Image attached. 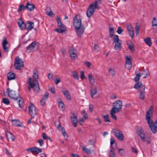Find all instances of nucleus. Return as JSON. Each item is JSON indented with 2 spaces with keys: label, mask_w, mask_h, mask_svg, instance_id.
Returning a JSON list of instances; mask_svg holds the SVG:
<instances>
[{
  "label": "nucleus",
  "mask_w": 157,
  "mask_h": 157,
  "mask_svg": "<svg viewBox=\"0 0 157 157\" xmlns=\"http://www.w3.org/2000/svg\"><path fill=\"white\" fill-rule=\"evenodd\" d=\"M82 148L83 150L86 151L88 154H90L91 153V150L90 149L86 148L85 146H82Z\"/></svg>",
  "instance_id": "nucleus-38"
},
{
  "label": "nucleus",
  "mask_w": 157,
  "mask_h": 157,
  "mask_svg": "<svg viewBox=\"0 0 157 157\" xmlns=\"http://www.w3.org/2000/svg\"><path fill=\"white\" fill-rule=\"evenodd\" d=\"M10 98L15 100H17L20 97V95L18 93H16L14 94H10Z\"/></svg>",
  "instance_id": "nucleus-26"
},
{
  "label": "nucleus",
  "mask_w": 157,
  "mask_h": 157,
  "mask_svg": "<svg viewBox=\"0 0 157 157\" xmlns=\"http://www.w3.org/2000/svg\"><path fill=\"white\" fill-rule=\"evenodd\" d=\"M75 49L72 48H71L69 49V52L70 54L75 53Z\"/></svg>",
  "instance_id": "nucleus-51"
},
{
  "label": "nucleus",
  "mask_w": 157,
  "mask_h": 157,
  "mask_svg": "<svg viewBox=\"0 0 157 157\" xmlns=\"http://www.w3.org/2000/svg\"><path fill=\"white\" fill-rule=\"evenodd\" d=\"M109 157H116L115 154V151L112 149H111L109 153Z\"/></svg>",
  "instance_id": "nucleus-35"
},
{
  "label": "nucleus",
  "mask_w": 157,
  "mask_h": 157,
  "mask_svg": "<svg viewBox=\"0 0 157 157\" xmlns=\"http://www.w3.org/2000/svg\"><path fill=\"white\" fill-rule=\"evenodd\" d=\"M70 56L72 59L73 60H75L76 58H77V56L76 53H73V54H70Z\"/></svg>",
  "instance_id": "nucleus-53"
},
{
  "label": "nucleus",
  "mask_w": 157,
  "mask_h": 157,
  "mask_svg": "<svg viewBox=\"0 0 157 157\" xmlns=\"http://www.w3.org/2000/svg\"><path fill=\"white\" fill-rule=\"evenodd\" d=\"M94 48L95 51L97 52H98L99 50V47L96 44H94Z\"/></svg>",
  "instance_id": "nucleus-52"
},
{
  "label": "nucleus",
  "mask_w": 157,
  "mask_h": 157,
  "mask_svg": "<svg viewBox=\"0 0 157 157\" xmlns=\"http://www.w3.org/2000/svg\"><path fill=\"white\" fill-rule=\"evenodd\" d=\"M122 106V101L121 100H117L113 103V107L112 109L119 112L121 111Z\"/></svg>",
  "instance_id": "nucleus-9"
},
{
  "label": "nucleus",
  "mask_w": 157,
  "mask_h": 157,
  "mask_svg": "<svg viewBox=\"0 0 157 157\" xmlns=\"http://www.w3.org/2000/svg\"><path fill=\"white\" fill-rule=\"evenodd\" d=\"M37 142L39 143L40 146H42L43 144V141L42 139L38 140Z\"/></svg>",
  "instance_id": "nucleus-62"
},
{
  "label": "nucleus",
  "mask_w": 157,
  "mask_h": 157,
  "mask_svg": "<svg viewBox=\"0 0 157 157\" xmlns=\"http://www.w3.org/2000/svg\"><path fill=\"white\" fill-rule=\"evenodd\" d=\"M7 79L8 80H10L15 79V76L14 73L10 72L7 74Z\"/></svg>",
  "instance_id": "nucleus-20"
},
{
  "label": "nucleus",
  "mask_w": 157,
  "mask_h": 157,
  "mask_svg": "<svg viewBox=\"0 0 157 157\" xmlns=\"http://www.w3.org/2000/svg\"><path fill=\"white\" fill-rule=\"evenodd\" d=\"M39 44L35 41L31 43L27 47L26 51L28 53L33 52L39 48Z\"/></svg>",
  "instance_id": "nucleus-6"
},
{
  "label": "nucleus",
  "mask_w": 157,
  "mask_h": 157,
  "mask_svg": "<svg viewBox=\"0 0 157 157\" xmlns=\"http://www.w3.org/2000/svg\"><path fill=\"white\" fill-rule=\"evenodd\" d=\"M123 31V30L122 29L121 27H118L117 32L118 34H121Z\"/></svg>",
  "instance_id": "nucleus-50"
},
{
  "label": "nucleus",
  "mask_w": 157,
  "mask_h": 157,
  "mask_svg": "<svg viewBox=\"0 0 157 157\" xmlns=\"http://www.w3.org/2000/svg\"><path fill=\"white\" fill-rule=\"evenodd\" d=\"M118 153L121 156L123 155L125 153L124 149L123 148H119L118 149Z\"/></svg>",
  "instance_id": "nucleus-37"
},
{
  "label": "nucleus",
  "mask_w": 157,
  "mask_h": 157,
  "mask_svg": "<svg viewBox=\"0 0 157 157\" xmlns=\"http://www.w3.org/2000/svg\"><path fill=\"white\" fill-rule=\"evenodd\" d=\"M141 75H145V76L143 77V78H146L148 77L150 75V74L148 69L147 68L143 71L141 74Z\"/></svg>",
  "instance_id": "nucleus-22"
},
{
  "label": "nucleus",
  "mask_w": 157,
  "mask_h": 157,
  "mask_svg": "<svg viewBox=\"0 0 157 157\" xmlns=\"http://www.w3.org/2000/svg\"><path fill=\"white\" fill-rule=\"evenodd\" d=\"M112 132L117 139L121 141H123L124 140L123 134L120 130L113 128L112 129Z\"/></svg>",
  "instance_id": "nucleus-8"
},
{
  "label": "nucleus",
  "mask_w": 157,
  "mask_h": 157,
  "mask_svg": "<svg viewBox=\"0 0 157 157\" xmlns=\"http://www.w3.org/2000/svg\"><path fill=\"white\" fill-rule=\"evenodd\" d=\"M29 113L32 118L36 117L37 114V111L36 107L33 103H30L29 108Z\"/></svg>",
  "instance_id": "nucleus-7"
},
{
  "label": "nucleus",
  "mask_w": 157,
  "mask_h": 157,
  "mask_svg": "<svg viewBox=\"0 0 157 157\" xmlns=\"http://www.w3.org/2000/svg\"><path fill=\"white\" fill-rule=\"evenodd\" d=\"M62 93L67 99L70 100H71L70 94L67 90L63 91Z\"/></svg>",
  "instance_id": "nucleus-24"
},
{
  "label": "nucleus",
  "mask_w": 157,
  "mask_h": 157,
  "mask_svg": "<svg viewBox=\"0 0 157 157\" xmlns=\"http://www.w3.org/2000/svg\"><path fill=\"white\" fill-rule=\"evenodd\" d=\"M113 44H115L114 49L115 50L120 51L121 48L122 41L119 39V36L117 35H114L113 39Z\"/></svg>",
  "instance_id": "nucleus-5"
},
{
  "label": "nucleus",
  "mask_w": 157,
  "mask_h": 157,
  "mask_svg": "<svg viewBox=\"0 0 157 157\" xmlns=\"http://www.w3.org/2000/svg\"><path fill=\"white\" fill-rule=\"evenodd\" d=\"M6 136L8 140H11L12 141H14L15 140V137L10 133L7 131H6Z\"/></svg>",
  "instance_id": "nucleus-18"
},
{
  "label": "nucleus",
  "mask_w": 157,
  "mask_h": 157,
  "mask_svg": "<svg viewBox=\"0 0 157 157\" xmlns=\"http://www.w3.org/2000/svg\"><path fill=\"white\" fill-rule=\"evenodd\" d=\"M20 102H21V104L20 103V107L22 108L24 105V101L23 99L21 97H20Z\"/></svg>",
  "instance_id": "nucleus-55"
},
{
  "label": "nucleus",
  "mask_w": 157,
  "mask_h": 157,
  "mask_svg": "<svg viewBox=\"0 0 157 157\" xmlns=\"http://www.w3.org/2000/svg\"><path fill=\"white\" fill-rule=\"evenodd\" d=\"M125 67L128 70H129L132 68V63H125Z\"/></svg>",
  "instance_id": "nucleus-36"
},
{
  "label": "nucleus",
  "mask_w": 157,
  "mask_h": 157,
  "mask_svg": "<svg viewBox=\"0 0 157 157\" xmlns=\"http://www.w3.org/2000/svg\"><path fill=\"white\" fill-rule=\"evenodd\" d=\"M157 21L156 17H153L152 21V26H156Z\"/></svg>",
  "instance_id": "nucleus-42"
},
{
  "label": "nucleus",
  "mask_w": 157,
  "mask_h": 157,
  "mask_svg": "<svg viewBox=\"0 0 157 157\" xmlns=\"http://www.w3.org/2000/svg\"><path fill=\"white\" fill-rule=\"evenodd\" d=\"M99 9V6L97 0L95 1L94 3L91 4L88 7L86 12L87 16L88 17H91L94 14L95 9Z\"/></svg>",
  "instance_id": "nucleus-4"
},
{
  "label": "nucleus",
  "mask_w": 157,
  "mask_h": 157,
  "mask_svg": "<svg viewBox=\"0 0 157 157\" xmlns=\"http://www.w3.org/2000/svg\"><path fill=\"white\" fill-rule=\"evenodd\" d=\"M58 100L60 101H59V107L60 109H62L63 108L64 104L60 99H59Z\"/></svg>",
  "instance_id": "nucleus-39"
},
{
  "label": "nucleus",
  "mask_w": 157,
  "mask_h": 157,
  "mask_svg": "<svg viewBox=\"0 0 157 157\" xmlns=\"http://www.w3.org/2000/svg\"><path fill=\"white\" fill-rule=\"evenodd\" d=\"M109 74L112 76L113 77L115 76V73L113 69L112 68H110L109 70Z\"/></svg>",
  "instance_id": "nucleus-43"
},
{
  "label": "nucleus",
  "mask_w": 157,
  "mask_h": 157,
  "mask_svg": "<svg viewBox=\"0 0 157 157\" xmlns=\"http://www.w3.org/2000/svg\"><path fill=\"white\" fill-rule=\"evenodd\" d=\"M29 26L27 28V29L28 30L32 29L34 27V23L33 22H29Z\"/></svg>",
  "instance_id": "nucleus-41"
},
{
  "label": "nucleus",
  "mask_w": 157,
  "mask_h": 157,
  "mask_svg": "<svg viewBox=\"0 0 157 157\" xmlns=\"http://www.w3.org/2000/svg\"><path fill=\"white\" fill-rule=\"evenodd\" d=\"M82 114L85 119H87L88 118V115L87 114L86 111L85 110H82Z\"/></svg>",
  "instance_id": "nucleus-48"
},
{
  "label": "nucleus",
  "mask_w": 157,
  "mask_h": 157,
  "mask_svg": "<svg viewBox=\"0 0 157 157\" xmlns=\"http://www.w3.org/2000/svg\"><path fill=\"white\" fill-rule=\"evenodd\" d=\"M11 122L12 123V125L16 126H20V121L19 120H12Z\"/></svg>",
  "instance_id": "nucleus-27"
},
{
  "label": "nucleus",
  "mask_w": 157,
  "mask_h": 157,
  "mask_svg": "<svg viewBox=\"0 0 157 157\" xmlns=\"http://www.w3.org/2000/svg\"><path fill=\"white\" fill-rule=\"evenodd\" d=\"M115 143H116L115 141L113 138H111L110 139V145L111 146H112V145H113V144H114Z\"/></svg>",
  "instance_id": "nucleus-63"
},
{
  "label": "nucleus",
  "mask_w": 157,
  "mask_h": 157,
  "mask_svg": "<svg viewBox=\"0 0 157 157\" xmlns=\"http://www.w3.org/2000/svg\"><path fill=\"white\" fill-rule=\"evenodd\" d=\"M109 36L110 38H112L113 36H114V29L113 27H110L109 26Z\"/></svg>",
  "instance_id": "nucleus-30"
},
{
  "label": "nucleus",
  "mask_w": 157,
  "mask_h": 157,
  "mask_svg": "<svg viewBox=\"0 0 157 157\" xmlns=\"http://www.w3.org/2000/svg\"><path fill=\"white\" fill-rule=\"evenodd\" d=\"M140 25H136L135 27L136 33L137 36L139 34Z\"/></svg>",
  "instance_id": "nucleus-45"
},
{
  "label": "nucleus",
  "mask_w": 157,
  "mask_h": 157,
  "mask_svg": "<svg viewBox=\"0 0 157 157\" xmlns=\"http://www.w3.org/2000/svg\"><path fill=\"white\" fill-rule=\"evenodd\" d=\"M85 27L83 25L81 26V27H78L75 28V30L78 36L81 37L82 35L83 34L85 30Z\"/></svg>",
  "instance_id": "nucleus-12"
},
{
  "label": "nucleus",
  "mask_w": 157,
  "mask_h": 157,
  "mask_svg": "<svg viewBox=\"0 0 157 157\" xmlns=\"http://www.w3.org/2000/svg\"><path fill=\"white\" fill-rule=\"evenodd\" d=\"M58 26L60 28L55 29V31L58 33H63L67 30V29L64 25L62 24L61 22L57 24Z\"/></svg>",
  "instance_id": "nucleus-14"
},
{
  "label": "nucleus",
  "mask_w": 157,
  "mask_h": 157,
  "mask_svg": "<svg viewBox=\"0 0 157 157\" xmlns=\"http://www.w3.org/2000/svg\"><path fill=\"white\" fill-rule=\"evenodd\" d=\"M111 146L112 147L114 150H116L117 148V146L116 143H115L114 144H113V145Z\"/></svg>",
  "instance_id": "nucleus-64"
},
{
  "label": "nucleus",
  "mask_w": 157,
  "mask_h": 157,
  "mask_svg": "<svg viewBox=\"0 0 157 157\" xmlns=\"http://www.w3.org/2000/svg\"><path fill=\"white\" fill-rule=\"evenodd\" d=\"M26 28V25L22 19L20 18V29L23 30Z\"/></svg>",
  "instance_id": "nucleus-32"
},
{
  "label": "nucleus",
  "mask_w": 157,
  "mask_h": 157,
  "mask_svg": "<svg viewBox=\"0 0 157 157\" xmlns=\"http://www.w3.org/2000/svg\"><path fill=\"white\" fill-rule=\"evenodd\" d=\"M63 136L64 137L65 139L66 140H67L68 138V136L66 132H64L63 133H62Z\"/></svg>",
  "instance_id": "nucleus-58"
},
{
  "label": "nucleus",
  "mask_w": 157,
  "mask_h": 157,
  "mask_svg": "<svg viewBox=\"0 0 157 157\" xmlns=\"http://www.w3.org/2000/svg\"><path fill=\"white\" fill-rule=\"evenodd\" d=\"M54 75L52 73H48V78L50 80H52Z\"/></svg>",
  "instance_id": "nucleus-49"
},
{
  "label": "nucleus",
  "mask_w": 157,
  "mask_h": 157,
  "mask_svg": "<svg viewBox=\"0 0 157 157\" xmlns=\"http://www.w3.org/2000/svg\"><path fill=\"white\" fill-rule=\"evenodd\" d=\"M102 117L104 119V121L105 122H110L111 121L109 120V116L107 114L106 115H103Z\"/></svg>",
  "instance_id": "nucleus-34"
},
{
  "label": "nucleus",
  "mask_w": 157,
  "mask_h": 157,
  "mask_svg": "<svg viewBox=\"0 0 157 157\" xmlns=\"http://www.w3.org/2000/svg\"><path fill=\"white\" fill-rule=\"evenodd\" d=\"M127 27L129 35L131 37L132 39H133L134 37V30L133 28L130 25H127Z\"/></svg>",
  "instance_id": "nucleus-16"
},
{
  "label": "nucleus",
  "mask_w": 157,
  "mask_h": 157,
  "mask_svg": "<svg viewBox=\"0 0 157 157\" xmlns=\"http://www.w3.org/2000/svg\"><path fill=\"white\" fill-rule=\"evenodd\" d=\"M152 29L154 33H156L157 32V25L156 26H152Z\"/></svg>",
  "instance_id": "nucleus-60"
},
{
  "label": "nucleus",
  "mask_w": 157,
  "mask_h": 157,
  "mask_svg": "<svg viewBox=\"0 0 157 157\" xmlns=\"http://www.w3.org/2000/svg\"><path fill=\"white\" fill-rule=\"evenodd\" d=\"M153 110V107L151 105L146 113L145 119L152 132L155 134L157 132V119L154 122L151 118L152 115Z\"/></svg>",
  "instance_id": "nucleus-2"
},
{
  "label": "nucleus",
  "mask_w": 157,
  "mask_h": 157,
  "mask_svg": "<svg viewBox=\"0 0 157 157\" xmlns=\"http://www.w3.org/2000/svg\"><path fill=\"white\" fill-rule=\"evenodd\" d=\"M8 42L6 40V39L5 37H4V39L3 40L2 42V46H6V44H7Z\"/></svg>",
  "instance_id": "nucleus-57"
},
{
  "label": "nucleus",
  "mask_w": 157,
  "mask_h": 157,
  "mask_svg": "<svg viewBox=\"0 0 157 157\" xmlns=\"http://www.w3.org/2000/svg\"><path fill=\"white\" fill-rule=\"evenodd\" d=\"M118 112L116 111V110H113L111 109L110 111V114L111 117L115 120H117V118L115 115V113Z\"/></svg>",
  "instance_id": "nucleus-28"
},
{
  "label": "nucleus",
  "mask_w": 157,
  "mask_h": 157,
  "mask_svg": "<svg viewBox=\"0 0 157 157\" xmlns=\"http://www.w3.org/2000/svg\"><path fill=\"white\" fill-rule=\"evenodd\" d=\"M146 44L148 46H150L151 45V38L148 37L144 39Z\"/></svg>",
  "instance_id": "nucleus-29"
},
{
  "label": "nucleus",
  "mask_w": 157,
  "mask_h": 157,
  "mask_svg": "<svg viewBox=\"0 0 157 157\" xmlns=\"http://www.w3.org/2000/svg\"><path fill=\"white\" fill-rule=\"evenodd\" d=\"M3 102L7 105H8L10 104V101L9 99L7 98H4L2 99Z\"/></svg>",
  "instance_id": "nucleus-40"
},
{
  "label": "nucleus",
  "mask_w": 157,
  "mask_h": 157,
  "mask_svg": "<svg viewBox=\"0 0 157 157\" xmlns=\"http://www.w3.org/2000/svg\"><path fill=\"white\" fill-rule=\"evenodd\" d=\"M145 92H140L139 93L140 94L139 95V97L142 100H143L144 98V93Z\"/></svg>",
  "instance_id": "nucleus-47"
},
{
  "label": "nucleus",
  "mask_w": 157,
  "mask_h": 157,
  "mask_svg": "<svg viewBox=\"0 0 157 157\" xmlns=\"http://www.w3.org/2000/svg\"><path fill=\"white\" fill-rule=\"evenodd\" d=\"M127 45L128 49L132 52H135V49L134 48L133 44L132 42H130V44H127Z\"/></svg>",
  "instance_id": "nucleus-23"
},
{
  "label": "nucleus",
  "mask_w": 157,
  "mask_h": 157,
  "mask_svg": "<svg viewBox=\"0 0 157 157\" xmlns=\"http://www.w3.org/2000/svg\"><path fill=\"white\" fill-rule=\"evenodd\" d=\"M49 94L48 92H46L42 98L46 100L48 97Z\"/></svg>",
  "instance_id": "nucleus-46"
},
{
  "label": "nucleus",
  "mask_w": 157,
  "mask_h": 157,
  "mask_svg": "<svg viewBox=\"0 0 157 157\" xmlns=\"http://www.w3.org/2000/svg\"><path fill=\"white\" fill-rule=\"evenodd\" d=\"M26 151L28 152H32L34 155H36L41 152L42 151V149L36 147H34L28 148Z\"/></svg>",
  "instance_id": "nucleus-13"
},
{
  "label": "nucleus",
  "mask_w": 157,
  "mask_h": 157,
  "mask_svg": "<svg viewBox=\"0 0 157 157\" xmlns=\"http://www.w3.org/2000/svg\"><path fill=\"white\" fill-rule=\"evenodd\" d=\"M88 79L90 83L92 85H94L95 83V80L93 75L90 74H89Z\"/></svg>",
  "instance_id": "nucleus-21"
},
{
  "label": "nucleus",
  "mask_w": 157,
  "mask_h": 157,
  "mask_svg": "<svg viewBox=\"0 0 157 157\" xmlns=\"http://www.w3.org/2000/svg\"><path fill=\"white\" fill-rule=\"evenodd\" d=\"M25 8H26V10L31 11L34 10L35 8V6L33 4H29L28 2L27 3Z\"/></svg>",
  "instance_id": "nucleus-17"
},
{
  "label": "nucleus",
  "mask_w": 157,
  "mask_h": 157,
  "mask_svg": "<svg viewBox=\"0 0 157 157\" xmlns=\"http://www.w3.org/2000/svg\"><path fill=\"white\" fill-rule=\"evenodd\" d=\"M24 66V64L23 60L20 59V70L22 69Z\"/></svg>",
  "instance_id": "nucleus-56"
},
{
  "label": "nucleus",
  "mask_w": 157,
  "mask_h": 157,
  "mask_svg": "<svg viewBox=\"0 0 157 157\" xmlns=\"http://www.w3.org/2000/svg\"><path fill=\"white\" fill-rule=\"evenodd\" d=\"M72 116L71 117V121L73 126L76 127L78 122L77 116L74 113H72Z\"/></svg>",
  "instance_id": "nucleus-15"
},
{
  "label": "nucleus",
  "mask_w": 157,
  "mask_h": 157,
  "mask_svg": "<svg viewBox=\"0 0 157 157\" xmlns=\"http://www.w3.org/2000/svg\"><path fill=\"white\" fill-rule=\"evenodd\" d=\"M78 15H77L73 19V25L75 28L78 27H81V26L83 25L82 24V21L80 19L77 18Z\"/></svg>",
  "instance_id": "nucleus-10"
},
{
  "label": "nucleus",
  "mask_w": 157,
  "mask_h": 157,
  "mask_svg": "<svg viewBox=\"0 0 157 157\" xmlns=\"http://www.w3.org/2000/svg\"><path fill=\"white\" fill-rule=\"evenodd\" d=\"M125 59L126 60L125 63H132L131 62V56H127L125 57Z\"/></svg>",
  "instance_id": "nucleus-44"
},
{
  "label": "nucleus",
  "mask_w": 157,
  "mask_h": 157,
  "mask_svg": "<svg viewBox=\"0 0 157 157\" xmlns=\"http://www.w3.org/2000/svg\"><path fill=\"white\" fill-rule=\"evenodd\" d=\"M15 67L18 70H20V58L19 56H17L14 63Z\"/></svg>",
  "instance_id": "nucleus-19"
},
{
  "label": "nucleus",
  "mask_w": 157,
  "mask_h": 157,
  "mask_svg": "<svg viewBox=\"0 0 157 157\" xmlns=\"http://www.w3.org/2000/svg\"><path fill=\"white\" fill-rule=\"evenodd\" d=\"M85 63L86 66L88 68H90L91 66V63L90 62L86 61L85 62Z\"/></svg>",
  "instance_id": "nucleus-61"
},
{
  "label": "nucleus",
  "mask_w": 157,
  "mask_h": 157,
  "mask_svg": "<svg viewBox=\"0 0 157 157\" xmlns=\"http://www.w3.org/2000/svg\"><path fill=\"white\" fill-rule=\"evenodd\" d=\"M136 77L134 78V80L136 83L134 84V88L137 89L138 92H145V87L141 82H139L140 78L141 76L140 73L138 71H136L135 72Z\"/></svg>",
  "instance_id": "nucleus-3"
},
{
  "label": "nucleus",
  "mask_w": 157,
  "mask_h": 157,
  "mask_svg": "<svg viewBox=\"0 0 157 157\" xmlns=\"http://www.w3.org/2000/svg\"><path fill=\"white\" fill-rule=\"evenodd\" d=\"M6 92L8 93V96L10 97V94H14L16 93L14 90L10 89L9 88H7L6 89Z\"/></svg>",
  "instance_id": "nucleus-33"
},
{
  "label": "nucleus",
  "mask_w": 157,
  "mask_h": 157,
  "mask_svg": "<svg viewBox=\"0 0 157 157\" xmlns=\"http://www.w3.org/2000/svg\"><path fill=\"white\" fill-rule=\"evenodd\" d=\"M97 92V88L96 87L91 88L90 89V95L91 97L93 98V96Z\"/></svg>",
  "instance_id": "nucleus-25"
},
{
  "label": "nucleus",
  "mask_w": 157,
  "mask_h": 157,
  "mask_svg": "<svg viewBox=\"0 0 157 157\" xmlns=\"http://www.w3.org/2000/svg\"><path fill=\"white\" fill-rule=\"evenodd\" d=\"M39 78L38 72L36 68H35L33 71V80L32 78H30L27 81L29 84L28 89L30 91L31 89H34V91L36 93L39 92L40 88L38 82Z\"/></svg>",
  "instance_id": "nucleus-1"
},
{
  "label": "nucleus",
  "mask_w": 157,
  "mask_h": 157,
  "mask_svg": "<svg viewBox=\"0 0 157 157\" xmlns=\"http://www.w3.org/2000/svg\"><path fill=\"white\" fill-rule=\"evenodd\" d=\"M45 100L42 98L40 101L41 105L42 106L44 105L45 104Z\"/></svg>",
  "instance_id": "nucleus-59"
},
{
  "label": "nucleus",
  "mask_w": 157,
  "mask_h": 157,
  "mask_svg": "<svg viewBox=\"0 0 157 157\" xmlns=\"http://www.w3.org/2000/svg\"><path fill=\"white\" fill-rule=\"evenodd\" d=\"M80 77L82 80H83L86 78L84 74V72L83 71H81Z\"/></svg>",
  "instance_id": "nucleus-54"
},
{
  "label": "nucleus",
  "mask_w": 157,
  "mask_h": 157,
  "mask_svg": "<svg viewBox=\"0 0 157 157\" xmlns=\"http://www.w3.org/2000/svg\"><path fill=\"white\" fill-rule=\"evenodd\" d=\"M136 131L137 133L140 137L141 140L143 141H145V137L144 131L142 128L141 127H138Z\"/></svg>",
  "instance_id": "nucleus-11"
},
{
  "label": "nucleus",
  "mask_w": 157,
  "mask_h": 157,
  "mask_svg": "<svg viewBox=\"0 0 157 157\" xmlns=\"http://www.w3.org/2000/svg\"><path fill=\"white\" fill-rule=\"evenodd\" d=\"M72 73L74 78L75 79H77L78 80L79 79V75L77 71H72Z\"/></svg>",
  "instance_id": "nucleus-31"
}]
</instances>
